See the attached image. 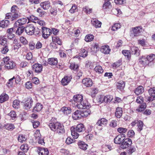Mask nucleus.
I'll use <instances>...</instances> for the list:
<instances>
[{
  "label": "nucleus",
  "instance_id": "f03ea898",
  "mask_svg": "<svg viewBox=\"0 0 155 155\" xmlns=\"http://www.w3.org/2000/svg\"><path fill=\"white\" fill-rule=\"evenodd\" d=\"M35 27L34 25L32 24H28L25 28L26 33L29 35H31L35 33Z\"/></svg>",
  "mask_w": 155,
  "mask_h": 155
},
{
  "label": "nucleus",
  "instance_id": "6e6d98bb",
  "mask_svg": "<svg viewBox=\"0 0 155 155\" xmlns=\"http://www.w3.org/2000/svg\"><path fill=\"white\" fill-rule=\"evenodd\" d=\"M121 25L118 23L115 24L112 26V30L115 31L120 28Z\"/></svg>",
  "mask_w": 155,
  "mask_h": 155
},
{
  "label": "nucleus",
  "instance_id": "6e6552de",
  "mask_svg": "<svg viewBox=\"0 0 155 155\" xmlns=\"http://www.w3.org/2000/svg\"><path fill=\"white\" fill-rule=\"evenodd\" d=\"M107 120L104 118H101V120H98L97 123L96 125L97 127L99 130H101L102 129L103 125H104L107 124Z\"/></svg>",
  "mask_w": 155,
  "mask_h": 155
},
{
  "label": "nucleus",
  "instance_id": "4d7b16f0",
  "mask_svg": "<svg viewBox=\"0 0 155 155\" xmlns=\"http://www.w3.org/2000/svg\"><path fill=\"white\" fill-rule=\"evenodd\" d=\"M117 130L120 133L123 135L124 134L127 132V129L126 128L120 127L117 129Z\"/></svg>",
  "mask_w": 155,
  "mask_h": 155
},
{
  "label": "nucleus",
  "instance_id": "2eb2a0df",
  "mask_svg": "<svg viewBox=\"0 0 155 155\" xmlns=\"http://www.w3.org/2000/svg\"><path fill=\"white\" fill-rule=\"evenodd\" d=\"M81 111L77 110L75 111L73 114L72 117L75 120L79 119L82 118Z\"/></svg>",
  "mask_w": 155,
  "mask_h": 155
},
{
  "label": "nucleus",
  "instance_id": "9b49d317",
  "mask_svg": "<svg viewBox=\"0 0 155 155\" xmlns=\"http://www.w3.org/2000/svg\"><path fill=\"white\" fill-rule=\"evenodd\" d=\"M33 101L31 98H28L25 101L24 105V108L25 109L28 110L31 107Z\"/></svg>",
  "mask_w": 155,
  "mask_h": 155
},
{
  "label": "nucleus",
  "instance_id": "58836bf2",
  "mask_svg": "<svg viewBox=\"0 0 155 155\" xmlns=\"http://www.w3.org/2000/svg\"><path fill=\"white\" fill-rule=\"evenodd\" d=\"M71 136H79V134L76 130V129L74 127L72 126L71 128Z\"/></svg>",
  "mask_w": 155,
  "mask_h": 155
},
{
  "label": "nucleus",
  "instance_id": "9d476101",
  "mask_svg": "<svg viewBox=\"0 0 155 155\" xmlns=\"http://www.w3.org/2000/svg\"><path fill=\"white\" fill-rule=\"evenodd\" d=\"M27 20L25 18H20L14 24V27H17L22 25L26 23Z\"/></svg>",
  "mask_w": 155,
  "mask_h": 155
},
{
  "label": "nucleus",
  "instance_id": "338daca9",
  "mask_svg": "<svg viewBox=\"0 0 155 155\" xmlns=\"http://www.w3.org/2000/svg\"><path fill=\"white\" fill-rule=\"evenodd\" d=\"M123 54L125 56H127V58H129L130 56V51L124 50L122 51Z\"/></svg>",
  "mask_w": 155,
  "mask_h": 155
},
{
  "label": "nucleus",
  "instance_id": "cd10ccee",
  "mask_svg": "<svg viewBox=\"0 0 155 155\" xmlns=\"http://www.w3.org/2000/svg\"><path fill=\"white\" fill-rule=\"evenodd\" d=\"M146 104L145 102H143L139 105V107L136 109V111L138 112H141L143 111L146 108Z\"/></svg>",
  "mask_w": 155,
  "mask_h": 155
},
{
  "label": "nucleus",
  "instance_id": "e433bc0d",
  "mask_svg": "<svg viewBox=\"0 0 155 155\" xmlns=\"http://www.w3.org/2000/svg\"><path fill=\"white\" fill-rule=\"evenodd\" d=\"M9 25V21L8 20H3L0 23V27L3 28L6 27Z\"/></svg>",
  "mask_w": 155,
  "mask_h": 155
},
{
  "label": "nucleus",
  "instance_id": "473e14b6",
  "mask_svg": "<svg viewBox=\"0 0 155 155\" xmlns=\"http://www.w3.org/2000/svg\"><path fill=\"white\" fill-rule=\"evenodd\" d=\"M42 107V104L38 103H37L33 109V111L39 112L41 110Z\"/></svg>",
  "mask_w": 155,
  "mask_h": 155
},
{
  "label": "nucleus",
  "instance_id": "e2e57ef3",
  "mask_svg": "<svg viewBox=\"0 0 155 155\" xmlns=\"http://www.w3.org/2000/svg\"><path fill=\"white\" fill-rule=\"evenodd\" d=\"M18 8L17 6L14 5L11 8V12L12 13H16V12H19L18 10Z\"/></svg>",
  "mask_w": 155,
  "mask_h": 155
},
{
  "label": "nucleus",
  "instance_id": "b1692460",
  "mask_svg": "<svg viewBox=\"0 0 155 155\" xmlns=\"http://www.w3.org/2000/svg\"><path fill=\"white\" fill-rule=\"evenodd\" d=\"M78 145L79 148L82 150H86L87 149V145L83 141H79Z\"/></svg>",
  "mask_w": 155,
  "mask_h": 155
},
{
  "label": "nucleus",
  "instance_id": "dca6fc26",
  "mask_svg": "<svg viewBox=\"0 0 155 155\" xmlns=\"http://www.w3.org/2000/svg\"><path fill=\"white\" fill-rule=\"evenodd\" d=\"M139 62L143 66L149 65L148 61L147 59V57L142 56L139 59Z\"/></svg>",
  "mask_w": 155,
  "mask_h": 155
},
{
  "label": "nucleus",
  "instance_id": "72a5a7b5",
  "mask_svg": "<svg viewBox=\"0 0 155 155\" xmlns=\"http://www.w3.org/2000/svg\"><path fill=\"white\" fill-rule=\"evenodd\" d=\"M124 138L122 136H116L114 139V142L116 144H120L122 142Z\"/></svg>",
  "mask_w": 155,
  "mask_h": 155
},
{
  "label": "nucleus",
  "instance_id": "a211bd4d",
  "mask_svg": "<svg viewBox=\"0 0 155 155\" xmlns=\"http://www.w3.org/2000/svg\"><path fill=\"white\" fill-rule=\"evenodd\" d=\"M13 79H15V82L16 84H18L21 80L20 77L18 75H16L15 76L13 77L12 78L9 80V82H8V84H11V85L13 84L12 81L13 80Z\"/></svg>",
  "mask_w": 155,
  "mask_h": 155
},
{
  "label": "nucleus",
  "instance_id": "4be33fe9",
  "mask_svg": "<svg viewBox=\"0 0 155 155\" xmlns=\"http://www.w3.org/2000/svg\"><path fill=\"white\" fill-rule=\"evenodd\" d=\"M61 111L64 114L68 115L71 112V109L70 107H64L61 109Z\"/></svg>",
  "mask_w": 155,
  "mask_h": 155
},
{
  "label": "nucleus",
  "instance_id": "20e7f679",
  "mask_svg": "<svg viewBox=\"0 0 155 155\" xmlns=\"http://www.w3.org/2000/svg\"><path fill=\"white\" fill-rule=\"evenodd\" d=\"M90 104L87 100H83L79 103L77 105L78 108L80 109H85L89 108Z\"/></svg>",
  "mask_w": 155,
  "mask_h": 155
},
{
  "label": "nucleus",
  "instance_id": "7ed1b4c3",
  "mask_svg": "<svg viewBox=\"0 0 155 155\" xmlns=\"http://www.w3.org/2000/svg\"><path fill=\"white\" fill-rule=\"evenodd\" d=\"M21 14L19 12H16V13H8L5 16V18L9 19L11 21L16 20L18 18L20 17Z\"/></svg>",
  "mask_w": 155,
  "mask_h": 155
},
{
  "label": "nucleus",
  "instance_id": "4c0bfd02",
  "mask_svg": "<svg viewBox=\"0 0 155 155\" xmlns=\"http://www.w3.org/2000/svg\"><path fill=\"white\" fill-rule=\"evenodd\" d=\"M7 38L3 36H0V44L2 46L7 45Z\"/></svg>",
  "mask_w": 155,
  "mask_h": 155
},
{
  "label": "nucleus",
  "instance_id": "412c9836",
  "mask_svg": "<svg viewBox=\"0 0 155 155\" xmlns=\"http://www.w3.org/2000/svg\"><path fill=\"white\" fill-rule=\"evenodd\" d=\"M15 66V64L13 61H10L5 64V68L8 69H13Z\"/></svg>",
  "mask_w": 155,
  "mask_h": 155
},
{
  "label": "nucleus",
  "instance_id": "423d86ee",
  "mask_svg": "<svg viewBox=\"0 0 155 155\" xmlns=\"http://www.w3.org/2000/svg\"><path fill=\"white\" fill-rule=\"evenodd\" d=\"M132 143V141L130 139L126 138L122 142L120 147L122 149H125L128 147Z\"/></svg>",
  "mask_w": 155,
  "mask_h": 155
},
{
  "label": "nucleus",
  "instance_id": "f3484780",
  "mask_svg": "<svg viewBox=\"0 0 155 155\" xmlns=\"http://www.w3.org/2000/svg\"><path fill=\"white\" fill-rule=\"evenodd\" d=\"M72 77L71 76H65L61 80V82L63 85H66L70 81Z\"/></svg>",
  "mask_w": 155,
  "mask_h": 155
},
{
  "label": "nucleus",
  "instance_id": "0eeeda50",
  "mask_svg": "<svg viewBox=\"0 0 155 155\" xmlns=\"http://www.w3.org/2000/svg\"><path fill=\"white\" fill-rule=\"evenodd\" d=\"M33 71L35 73H39L42 70L43 67L41 64L35 63L32 66Z\"/></svg>",
  "mask_w": 155,
  "mask_h": 155
},
{
  "label": "nucleus",
  "instance_id": "c756f323",
  "mask_svg": "<svg viewBox=\"0 0 155 155\" xmlns=\"http://www.w3.org/2000/svg\"><path fill=\"white\" fill-rule=\"evenodd\" d=\"M48 63L51 65H56L58 63L57 59L54 58H49L48 59Z\"/></svg>",
  "mask_w": 155,
  "mask_h": 155
},
{
  "label": "nucleus",
  "instance_id": "5fc2aeb1",
  "mask_svg": "<svg viewBox=\"0 0 155 155\" xmlns=\"http://www.w3.org/2000/svg\"><path fill=\"white\" fill-rule=\"evenodd\" d=\"M147 100V101L149 102L152 101L155 99V95H150V96H148L146 98Z\"/></svg>",
  "mask_w": 155,
  "mask_h": 155
},
{
  "label": "nucleus",
  "instance_id": "bf43d9fd",
  "mask_svg": "<svg viewBox=\"0 0 155 155\" xmlns=\"http://www.w3.org/2000/svg\"><path fill=\"white\" fill-rule=\"evenodd\" d=\"M70 68L71 69L74 70H77L78 69V64H75L74 63H72L71 64Z\"/></svg>",
  "mask_w": 155,
  "mask_h": 155
},
{
  "label": "nucleus",
  "instance_id": "774afa93",
  "mask_svg": "<svg viewBox=\"0 0 155 155\" xmlns=\"http://www.w3.org/2000/svg\"><path fill=\"white\" fill-rule=\"evenodd\" d=\"M99 48L100 46L98 44H95L94 46L92 51L94 52H96L97 51H99Z\"/></svg>",
  "mask_w": 155,
  "mask_h": 155
},
{
  "label": "nucleus",
  "instance_id": "ddd939ff",
  "mask_svg": "<svg viewBox=\"0 0 155 155\" xmlns=\"http://www.w3.org/2000/svg\"><path fill=\"white\" fill-rule=\"evenodd\" d=\"M91 23L92 25L95 28H99L101 26V22L96 18H92L91 20Z\"/></svg>",
  "mask_w": 155,
  "mask_h": 155
},
{
  "label": "nucleus",
  "instance_id": "f704fd0d",
  "mask_svg": "<svg viewBox=\"0 0 155 155\" xmlns=\"http://www.w3.org/2000/svg\"><path fill=\"white\" fill-rule=\"evenodd\" d=\"M82 117L85 118L89 115L91 113V111L89 109L84 110L81 111Z\"/></svg>",
  "mask_w": 155,
  "mask_h": 155
},
{
  "label": "nucleus",
  "instance_id": "a878e982",
  "mask_svg": "<svg viewBox=\"0 0 155 155\" xmlns=\"http://www.w3.org/2000/svg\"><path fill=\"white\" fill-rule=\"evenodd\" d=\"M40 5L43 9L47 10L50 7V3L48 1H45L41 2Z\"/></svg>",
  "mask_w": 155,
  "mask_h": 155
},
{
  "label": "nucleus",
  "instance_id": "c9c22d12",
  "mask_svg": "<svg viewBox=\"0 0 155 155\" xmlns=\"http://www.w3.org/2000/svg\"><path fill=\"white\" fill-rule=\"evenodd\" d=\"M76 130L78 132L80 133L84 131L85 129L84 125L82 124H78L76 126Z\"/></svg>",
  "mask_w": 155,
  "mask_h": 155
},
{
  "label": "nucleus",
  "instance_id": "1a4fd4ad",
  "mask_svg": "<svg viewBox=\"0 0 155 155\" xmlns=\"http://www.w3.org/2000/svg\"><path fill=\"white\" fill-rule=\"evenodd\" d=\"M142 28L141 26L136 27L132 28V33L133 34L134 36H137L140 35L142 31Z\"/></svg>",
  "mask_w": 155,
  "mask_h": 155
},
{
  "label": "nucleus",
  "instance_id": "052dcab7",
  "mask_svg": "<svg viewBox=\"0 0 155 155\" xmlns=\"http://www.w3.org/2000/svg\"><path fill=\"white\" fill-rule=\"evenodd\" d=\"M12 120H14L16 117V114L15 111H12L8 114Z\"/></svg>",
  "mask_w": 155,
  "mask_h": 155
},
{
  "label": "nucleus",
  "instance_id": "7c9ffc66",
  "mask_svg": "<svg viewBox=\"0 0 155 155\" xmlns=\"http://www.w3.org/2000/svg\"><path fill=\"white\" fill-rule=\"evenodd\" d=\"M117 88L120 90H123L125 87V82L121 81L117 82Z\"/></svg>",
  "mask_w": 155,
  "mask_h": 155
},
{
  "label": "nucleus",
  "instance_id": "69168bd1",
  "mask_svg": "<svg viewBox=\"0 0 155 155\" xmlns=\"http://www.w3.org/2000/svg\"><path fill=\"white\" fill-rule=\"evenodd\" d=\"M143 123V122L140 120L138 121V125L137 130L140 131L142 130V127Z\"/></svg>",
  "mask_w": 155,
  "mask_h": 155
},
{
  "label": "nucleus",
  "instance_id": "09e8293b",
  "mask_svg": "<svg viewBox=\"0 0 155 155\" xmlns=\"http://www.w3.org/2000/svg\"><path fill=\"white\" fill-rule=\"evenodd\" d=\"M87 51L84 49H82L80 53V56L83 58H85L87 56Z\"/></svg>",
  "mask_w": 155,
  "mask_h": 155
},
{
  "label": "nucleus",
  "instance_id": "5701e85b",
  "mask_svg": "<svg viewBox=\"0 0 155 155\" xmlns=\"http://www.w3.org/2000/svg\"><path fill=\"white\" fill-rule=\"evenodd\" d=\"M110 51V49L108 46H102L101 48V51L105 54H109Z\"/></svg>",
  "mask_w": 155,
  "mask_h": 155
},
{
  "label": "nucleus",
  "instance_id": "0e129e2a",
  "mask_svg": "<svg viewBox=\"0 0 155 155\" xmlns=\"http://www.w3.org/2000/svg\"><path fill=\"white\" fill-rule=\"evenodd\" d=\"M77 8L76 5H72L71 9L70 10L69 12L71 13H73L77 11Z\"/></svg>",
  "mask_w": 155,
  "mask_h": 155
},
{
  "label": "nucleus",
  "instance_id": "bb28decb",
  "mask_svg": "<svg viewBox=\"0 0 155 155\" xmlns=\"http://www.w3.org/2000/svg\"><path fill=\"white\" fill-rule=\"evenodd\" d=\"M143 91L144 88L143 87L141 86H140L135 89L134 93L137 95H138L143 93Z\"/></svg>",
  "mask_w": 155,
  "mask_h": 155
},
{
  "label": "nucleus",
  "instance_id": "c03bdc74",
  "mask_svg": "<svg viewBox=\"0 0 155 155\" xmlns=\"http://www.w3.org/2000/svg\"><path fill=\"white\" fill-rule=\"evenodd\" d=\"M104 98L103 99L105 100V102L107 103L108 102H110L113 99V96L111 95H107L104 97Z\"/></svg>",
  "mask_w": 155,
  "mask_h": 155
},
{
  "label": "nucleus",
  "instance_id": "2f4dec72",
  "mask_svg": "<svg viewBox=\"0 0 155 155\" xmlns=\"http://www.w3.org/2000/svg\"><path fill=\"white\" fill-rule=\"evenodd\" d=\"M103 9L104 11L107 10V9L111 8V5L109 1H107L105 2L103 5Z\"/></svg>",
  "mask_w": 155,
  "mask_h": 155
},
{
  "label": "nucleus",
  "instance_id": "49530a36",
  "mask_svg": "<svg viewBox=\"0 0 155 155\" xmlns=\"http://www.w3.org/2000/svg\"><path fill=\"white\" fill-rule=\"evenodd\" d=\"M94 70L98 74H101L103 72V70L100 66H96L94 68Z\"/></svg>",
  "mask_w": 155,
  "mask_h": 155
},
{
  "label": "nucleus",
  "instance_id": "37998d69",
  "mask_svg": "<svg viewBox=\"0 0 155 155\" xmlns=\"http://www.w3.org/2000/svg\"><path fill=\"white\" fill-rule=\"evenodd\" d=\"M94 38V36L91 34H88L85 37V40L86 42H90L93 40Z\"/></svg>",
  "mask_w": 155,
  "mask_h": 155
},
{
  "label": "nucleus",
  "instance_id": "ea45409f",
  "mask_svg": "<svg viewBox=\"0 0 155 155\" xmlns=\"http://www.w3.org/2000/svg\"><path fill=\"white\" fill-rule=\"evenodd\" d=\"M131 50L132 54L138 55L139 54L138 48L135 46H133L131 48Z\"/></svg>",
  "mask_w": 155,
  "mask_h": 155
},
{
  "label": "nucleus",
  "instance_id": "4468645a",
  "mask_svg": "<svg viewBox=\"0 0 155 155\" xmlns=\"http://www.w3.org/2000/svg\"><path fill=\"white\" fill-rule=\"evenodd\" d=\"M38 152L39 155H48L49 152L48 149L42 147H38Z\"/></svg>",
  "mask_w": 155,
  "mask_h": 155
},
{
  "label": "nucleus",
  "instance_id": "393cba45",
  "mask_svg": "<svg viewBox=\"0 0 155 155\" xmlns=\"http://www.w3.org/2000/svg\"><path fill=\"white\" fill-rule=\"evenodd\" d=\"M9 98L8 95L4 93L0 95V103H3L7 101Z\"/></svg>",
  "mask_w": 155,
  "mask_h": 155
},
{
  "label": "nucleus",
  "instance_id": "6ab92c4d",
  "mask_svg": "<svg viewBox=\"0 0 155 155\" xmlns=\"http://www.w3.org/2000/svg\"><path fill=\"white\" fill-rule=\"evenodd\" d=\"M78 136H69L66 139V143L68 144H71L75 141V139H77Z\"/></svg>",
  "mask_w": 155,
  "mask_h": 155
},
{
  "label": "nucleus",
  "instance_id": "f8f14e48",
  "mask_svg": "<svg viewBox=\"0 0 155 155\" xmlns=\"http://www.w3.org/2000/svg\"><path fill=\"white\" fill-rule=\"evenodd\" d=\"M83 84L87 87H91L93 84V82L92 80L89 78H85L82 81Z\"/></svg>",
  "mask_w": 155,
  "mask_h": 155
},
{
  "label": "nucleus",
  "instance_id": "8fccbe9b",
  "mask_svg": "<svg viewBox=\"0 0 155 155\" xmlns=\"http://www.w3.org/2000/svg\"><path fill=\"white\" fill-rule=\"evenodd\" d=\"M20 102L18 100H15L13 102V107L15 109H18L19 107Z\"/></svg>",
  "mask_w": 155,
  "mask_h": 155
},
{
  "label": "nucleus",
  "instance_id": "79ce46f5",
  "mask_svg": "<svg viewBox=\"0 0 155 155\" xmlns=\"http://www.w3.org/2000/svg\"><path fill=\"white\" fill-rule=\"evenodd\" d=\"M8 45H7L3 46V47L2 48L1 52L3 54H6L8 52Z\"/></svg>",
  "mask_w": 155,
  "mask_h": 155
},
{
  "label": "nucleus",
  "instance_id": "864d4df0",
  "mask_svg": "<svg viewBox=\"0 0 155 155\" xmlns=\"http://www.w3.org/2000/svg\"><path fill=\"white\" fill-rule=\"evenodd\" d=\"M36 11L39 13L38 15L40 17L43 16L45 13V12L40 8H38Z\"/></svg>",
  "mask_w": 155,
  "mask_h": 155
},
{
  "label": "nucleus",
  "instance_id": "de8ad7c7",
  "mask_svg": "<svg viewBox=\"0 0 155 155\" xmlns=\"http://www.w3.org/2000/svg\"><path fill=\"white\" fill-rule=\"evenodd\" d=\"M20 148L24 152H27L29 149L28 145L26 144H24L21 146Z\"/></svg>",
  "mask_w": 155,
  "mask_h": 155
},
{
  "label": "nucleus",
  "instance_id": "a19ab883",
  "mask_svg": "<svg viewBox=\"0 0 155 155\" xmlns=\"http://www.w3.org/2000/svg\"><path fill=\"white\" fill-rule=\"evenodd\" d=\"M147 59L148 61V63L152 62L155 59V55L153 54H150L148 55L147 57Z\"/></svg>",
  "mask_w": 155,
  "mask_h": 155
},
{
  "label": "nucleus",
  "instance_id": "f257e3e1",
  "mask_svg": "<svg viewBox=\"0 0 155 155\" xmlns=\"http://www.w3.org/2000/svg\"><path fill=\"white\" fill-rule=\"evenodd\" d=\"M48 126L51 129L58 134H62L64 133L65 130L64 126L61 125L58 122H53L52 121H50L48 124Z\"/></svg>",
  "mask_w": 155,
  "mask_h": 155
},
{
  "label": "nucleus",
  "instance_id": "680f3d73",
  "mask_svg": "<svg viewBox=\"0 0 155 155\" xmlns=\"http://www.w3.org/2000/svg\"><path fill=\"white\" fill-rule=\"evenodd\" d=\"M53 41L59 45H61V42L58 37H54L53 38Z\"/></svg>",
  "mask_w": 155,
  "mask_h": 155
},
{
  "label": "nucleus",
  "instance_id": "603ef678",
  "mask_svg": "<svg viewBox=\"0 0 155 155\" xmlns=\"http://www.w3.org/2000/svg\"><path fill=\"white\" fill-rule=\"evenodd\" d=\"M5 128L8 130H12L14 128V126L12 124H7L5 126Z\"/></svg>",
  "mask_w": 155,
  "mask_h": 155
},
{
  "label": "nucleus",
  "instance_id": "3c124183",
  "mask_svg": "<svg viewBox=\"0 0 155 155\" xmlns=\"http://www.w3.org/2000/svg\"><path fill=\"white\" fill-rule=\"evenodd\" d=\"M136 148L135 147H130L127 149V153L129 155H131L132 153L134 152Z\"/></svg>",
  "mask_w": 155,
  "mask_h": 155
},
{
  "label": "nucleus",
  "instance_id": "c85d7f7f",
  "mask_svg": "<svg viewBox=\"0 0 155 155\" xmlns=\"http://www.w3.org/2000/svg\"><path fill=\"white\" fill-rule=\"evenodd\" d=\"M122 108L120 107H118L116 109V111L115 112V115L117 118H120L122 115Z\"/></svg>",
  "mask_w": 155,
  "mask_h": 155
},
{
  "label": "nucleus",
  "instance_id": "39448f33",
  "mask_svg": "<svg viewBox=\"0 0 155 155\" xmlns=\"http://www.w3.org/2000/svg\"><path fill=\"white\" fill-rule=\"evenodd\" d=\"M42 29V36L45 39L47 38L51 34V31L49 28L43 27Z\"/></svg>",
  "mask_w": 155,
  "mask_h": 155
},
{
  "label": "nucleus",
  "instance_id": "a18cd8bd",
  "mask_svg": "<svg viewBox=\"0 0 155 155\" xmlns=\"http://www.w3.org/2000/svg\"><path fill=\"white\" fill-rule=\"evenodd\" d=\"M25 29V27L23 26L18 27L16 31V34L18 35H21L24 31Z\"/></svg>",
  "mask_w": 155,
  "mask_h": 155
},
{
  "label": "nucleus",
  "instance_id": "aec40b11",
  "mask_svg": "<svg viewBox=\"0 0 155 155\" xmlns=\"http://www.w3.org/2000/svg\"><path fill=\"white\" fill-rule=\"evenodd\" d=\"M83 100V97L81 95L77 94L73 97L74 101L77 103V104L79 103Z\"/></svg>",
  "mask_w": 155,
  "mask_h": 155
},
{
  "label": "nucleus",
  "instance_id": "13d9d810",
  "mask_svg": "<svg viewBox=\"0 0 155 155\" xmlns=\"http://www.w3.org/2000/svg\"><path fill=\"white\" fill-rule=\"evenodd\" d=\"M38 143L42 145H44L45 142L44 141V137L43 136H38Z\"/></svg>",
  "mask_w": 155,
  "mask_h": 155
}]
</instances>
